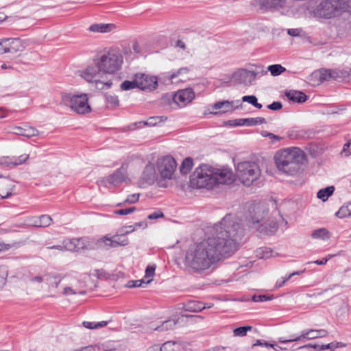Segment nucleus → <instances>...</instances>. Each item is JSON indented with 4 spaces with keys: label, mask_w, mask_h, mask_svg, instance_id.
<instances>
[{
    "label": "nucleus",
    "mask_w": 351,
    "mask_h": 351,
    "mask_svg": "<svg viewBox=\"0 0 351 351\" xmlns=\"http://www.w3.org/2000/svg\"><path fill=\"white\" fill-rule=\"evenodd\" d=\"M215 237L191 247L185 254V265L196 273L209 269L222 258L234 253L245 237V230L237 219L226 215L216 225Z\"/></svg>",
    "instance_id": "f257e3e1"
},
{
    "label": "nucleus",
    "mask_w": 351,
    "mask_h": 351,
    "mask_svg": "<svg viewBox=\"0 0 351 351\" xmlns=\"http://www.w3.org/2000/svg\"><path fill=\"white\" fill-rule=\"evenodd\" d=\"M305 155L298 147H288L278 151L274 160L278 169L282 173L294 176L300 169Z\"/></svg>",
    "instance_id": "f03ea898"
},
{
    "label": "nucleus",
    "mask_w": 351,
    "mask_h": 351,
    "mask_svg": "<svg viewBox=\"0 0 351 351\" xmlns=\"http://www.w3.org/2000/svg\"><path fill=\"white\" fill-rule=\"evenodd\" d=\"M94 62L101 73L114 74L121 69L123 56L120 51L110 49L98 56L94 59Z\"/></svg>",
    "instance_id": "7ed1b4c3"
},
{
    "label": "nucleus",
    "mask_w": 351,
    "mask_h": 351,
    "mask_svg": "<svg viewBox=\"0 0 351 351\" xmlns=\"http://www.w3.org/2000/svg\"><path fill=\"white\" fill-rule=\"evenodd\" d=\"M351 8V0H324L314 10L315 15L319 18L331 19L336 14Z\"/></svg>",
    "instance_id": "20e7f679"
},
{
    "label": "nucleus",
    "mask_w": 351,
    "mask_h": 351,
    "mask_svg": "<svg viewBox=\"0 0 351 351\" xmlns=\"http://www.w3.org/2000/svg\"><path fill=\"white\" fill-rule=\"evenodd\" d=\"M251 219L255 226V228L260 233L265 234H274L278 230V223L274 220H269L268 222L261 223L264 217L268 214V209L262 206H254L250 210Z\"/></svg>",
    "instance_id": "39448f33"
},
{
    "label": "nucleus",
    "mask_w": 351,
    "mask_h": 351,
    "mask_svg": "<svg viewBox=\"0 0 351 351\" xmlns=\"http://www.w3.org/2000/svg\"><path fill=\"white\" fill-rule=\"evenodd\" d=\"M237 174L241 182L249 186L260 177L261 170L256 162L245 161L238 164Z\"/></svg>",
    "instance_id": "423d86ee"
},
{
    "label": "nucleus",
    "mask_w": 351,
    "mask_h": 351,
    "mask_svg": "<svg viewBox=\"0 0 351 351\" xmlns=\"http://www.w3.org/2000/svg\"><path fill=\"white\" fill-rule=\"evenodd\" d=\"M213 173L206 165H199L190 176V184L196 189H212L213 186Z\"/></svg>",
    "instance_id": "0eeeda50"
},
{
    "label": "nucleus",
    "mask_w": 351,
    "mask_h": 351,
    "mask_svg": "<svg viewBox=\"0 0 351 351\" xmlns=\"http://www.w3.org/2000/svg\"><path fill=\"white\" fill-rule=\"evenodd\" d=\"M62 101L65 106L70 107L78 114H86L91 110L90 106L88 104L86 94L73 95L67 93L62 96Z\"/></svg>",
    "instance_id": "6e6552de"
},
{
    "label": "nucleus",
    "mask_w": 351,
    "mask_h": 351,
    "mask_svg": "<svg viewBox=\"0 0 351 351\" xmlns=\"http://www.w3.org/2000/svg\"><path fill=\"white\" fill-rule=\"evenodd\" d=\"M156 167L162 179L171 180L176 169L177 163L171 156H165L158 159Z\"/></svg>",
    "instance_id": "1a4fd4ad"
},
{
    "label": "nucleus",
    "mask_w": 351,
    "mask_h": 351,
    "mask_svg": "<svg viewBox=\"0 0 351 351\" xmlns=\"http://www.w3.org/2000/svg\"><path fill=\"white\" fill-rule=\"evenodd\" d=\"M129 243L128 239L123 230L111 237H103L99 239L95 245L98 247L108 249L109 247H117L119 246H125Z\"/></svg>",
    "instance_id": "9d476101"
},
{
    "label": "nucleus",
    "mask_w": 351,
    "mask_h": 351,
    "mask_svg": "<svg viewBox=\"0 0 351 351\" xmlns=\"http://www.w3.org/2000/svg\"><path fill=\"white\" fill-rule=\"evenodd\" d=\"M259 72L239 69L232 74V80L240 84L250 86L256 80Z\"/></svg>",
    "instance_id": "9b49d317"
},
{
    "label": "nucleus",
    "mask_w": 351,
    "mask_h": 351,
    "mask_svg": "<svg viewBox=\"0 0 351 351\" xmlns=\"http://www.w3.org/2000/svg\"><path fill=\"white\" fill-rule=\"evenodd\" d=\"M135 79L138 82V88L142 90H153L158 86V79L156 76L138 73L135 75Z\"/></svg>",
    "instance_id": "f8f14e48"
},
{
    "label": "nucleus",
    "mask_w": 351,
    "mask_h": 351,
    "mask_svg": "<svg viewBox=\"0 0 351 351\" xmlns=\"http://www.w3.org/2000/svg\"><path fill=\"white\" fill-rule=\"evenodd\" d=\"M127 179V168L122 165L113 173L104 178L103 182L107 185H112L114 186L122 184Z\"/></svg>",
    "instance_id": "ddd939ff"
},
{
    "label": "nucleus",
    "mask_w": 351,
    "mask_h": 351,
    "mask_svg": "<svg viewBox=\"0 0 351 351\" xmlns=\"http://www.w3.org/2000/svg\"><path fill=\"white\" fill-rule=\"evenodd\" d=\"M67 245L69 251L75 252L93 247V242L87 237L68 239Z\"/></svg>",
    "instance_id": "4468645a"
},
{
    "label": "nucleus",
    "mask_w": 351,
    "mask_h": 351,
    "mask_svg": "<svg viewBox=\"0 0 351 351\" xmlns=\"http://www.w3.org/2000/svg\"><path fill=\"white\" fill-rule=\"evenodd\" d=\"M195 97V93L191 88L178 90L173 96V101L180 107H184Z\"/></svg>",
    "instance_id": "2eb2a0df"
},
{
    "label": "nucleus",
    "mask_w": 351,
    "mask_h": 351,
    "mask_svg": "<svg viewBox=\"0 0 351 351\" xmlns=\"http://www.w3.org/2000/svg\"><path fill=\"white\" fill-rule=\"evenodd\" d=\"M213 186L218 184H230L233 182L232 172L230 170L222 169L213 173Z\"/></svg>",
    "instance_id": "dca6fc26"
},
{
    "label": "nucleus",
    "mask_w": 351,
    "mask_h": 351,
    "mask_svg": "<svg viewBox=\"0 0 351 351\" xmlns=\"http://www.w3.org/2000/svg\"><path fill=\"white\" fill-rule=\"evenodd\" d=\"M328 334V331L324 329H306L303 330L301 332V335L298 336V338L295 339H298L300 341L311 340L319 337H326Z\"/></svg>",
    "instance_id": "f3484780"
},
{
    "label": "nucleus",
    "mask_w": 351,
    "mask_h": 351,
    "mask_svg": "<svg viewBox=\"0 0 351 351\" xmlns=\"http://www.w3.org/2000/svg\"><path fill=\"white\" fill-rule=\"evenodd\" d=\"M29 158L27 154H22L16 156H3L0 158V165H5L8 167H16L23 164Z\"/></svg>",
    "instance_id": "a211bd4d"
},
{
    "label": "nucleus",
    "mask_w": 351,
    "mask_h": 351,
    "mask_svg": "<svg viewBox=\"0 0 351 351\" xmlns=\"http://www.w3.org/2000/svg\"><path fill=\"white\" fill-rule=\"evenodd\" d=\"M261 8L270 11H276L283 8L286 0H258Z\"/></svg>",
    "instance_id": "6ab92c4d"
},
{
    "label": "nucleus",
    "mask_w": 351,
    "mask_h": 351,
    "mask_svg": "<svg viewBox=\"0 0 351 351\" xmlns=\"http://www.w3.org/2000/svg\"><path fill=\"white\" fill-rule=\"evenodd\" d=\"M101 70L95 64V66L90 65L87 66L84 70L81 71L80 76L88 82H93L97 80Z\"/></svg>",
    "instance_id": "aec40b11"
},
{
    "label": "nucleus",
    "mask_w": 351,
    "mask_h": 351,
    "mask_svg": "<svg viewBox=\"0 0 351 351\" xmlns=\"http://www.w3.org/2000/svg\"><path fill=\"white\" fill-rule=\"evenodd\" d=\"M4 47L7 53H14L21 51L22 47L21 40L19 38H4Z\"/></svg>",
    "instance_id": "412c9836"
},
{
    "label": "nucleus",
    "mask_w": 351,
    "mask_h": 351,
    "mask_svg": "<svg viewBox=\"0 0 351 351\" xmlns=\"http://www.w3.org/2000/svg\"><path fill=\"white\" fill-rule=\"evenodd\" d=\"M156 178V169L154 165L152 163L147 164L142 173V180L148 184H152L154 182Z\"/></svg>",
    "instance_id": "4be33fe9"
},
{
    "label": "nucleus",
    "mask_w": 351,
    "mask_h": 351,
    "mask_svg": "<svg viewBox=\"0 0 351 351\" xmlns=\"http://www.w3.org/2000/svg\"><path fill=\"white\" fill-rule=\"evenodd\" d=\"M167 118L164 119V117H151L147 121H142L134 123L130 128H142L145 126H155L158 123L162 122Z\"/></svg>",
    "instance_id": "5701e85b"
},
{
    "label": "nucleus",
    "mask_w": 351,
    "mask_h": 351,
    "mask_svg": "<svg viewBox=\"0 0 351 351\" xmlns=\"http://www.w3.org/2000/svg\"><path fill=\"white\" fill-rule=\"evenodd\" d=\"M13 133L17 135L23 136L27 138L36 136L39 134L38 130L33 127L25 125L24 127H15Z\"/></svg>",
    "instance_id": "b1692460"
},
{
    "label": "nucleus",
    "mask_w": 351,
    "mask_h": 351,
    "mask_svg": "<svg viewBox=\"0 0 351 351\" xmlns=\"http://www.w3.org/2000/svg\"><path fill=\"white\" fill-rule=\"evenodd\" d=\"M213 110H219V113H226L228 112H232L234 110L233 108V101H230L228 100L219 101L215 103L212 106ZM215 114H218V112H214Z\"/></svg>",
    "instance_id": "393cba45"
},
{
    "label": "nucleus",
    "mask_w": 351,
    "mask_h": 351,
    "mask_svg": "<svg viewBox=\"0 0 351 351\" xmlns=\"http://www.w3.org/2000/svg\"><path fill=\"white\" fill-rule=\"evenodd\" d=\"M285 95L289 100L299 104L305 102L308 98L304 93L295 90L287 91Z\"/></svg>",
    "instance_id": "a878e982"
},
{
    "label": "nucleus",
    "mask_w": 351,
    "mask_h": 351,
    "mask_svg": "<svg viewBox=\"0 0 351 351\" xmlns=\"http://www.w3.org/2000/svg\"><path fill=\"white\" fill-rule=\"evenodd\" d=\"M210 307V306H208V308ZM206 308L204 303L195 300H189L183 305L184 311L189 312H199Z\"/></svg>",
    "instance_id": "bb28decb"
},
{
    "label": "nucleus",
    "mask_w": 351,
    "mask_h": 351,
    "mask_svg": "<svg viewBox=\"0 0 351 351\" xmlns=\"http://www.w3.org/2000/svg\"><path fill=\"white\" fill-rule=\"evenodd\" d=\"M226 125L231 127L243 125L254 126V118L236 119L233 120H229L226 122Z\"/></svg>",
    "instance_id": "cd10ccee"
},
{
    "label": "nucleus",
    "mask_w": 351,
    "mask_h": 351,
    "mask_svg": "<svg viewBox=\"0 0 351 351\" xmlns=\"http://www.w3.org/2000/svg\"><path fill=\"white\" fill-rule=\"evenodd\" d=\"M180 319V317L174 316L171 319L163 322L162 324L158 326L156 329L160 331L171 330L178 323Z\"/></svg>",
    "instance_id": "c85d7f7f"
},
{
    "label": "nucleus",
    "mask_w": 351,
    "mask_h": 351,
    "mask_svg": "<svg viewBox=\"0 0 351 351\" xmlns=\"http://www.w3.org/2000/svg\"><path fill=\"white\" fill-rule=\"evenodd\" d=\"M45 280L47 281L51 286L58 288L61 282L63 277L60 274L56 273H50L45 275Z\"/></svg>",
    "instance_id": "c756f323"
},
{
    "label": "nucleus",
    "mask_w": 351,
    "mask_h": 351,
    "mask_svg": "<svg viewBox=\"0 0 351 351\" xmlns=\"http://www.w3.org/2000/svg\"><path fill=\"white\" fill-rule=\"evenodd\" d=\"M334 191L335 187L333 186H327L320 189L317 192V197L322 199L323 202H325L333 194Z\"/></svg>",
    "instance_id": "7c9ffc66"
},
{
    "label": "nucleus",
    "mask_w": 351,
    "mask_h": 351,
    "mask_svg": "<svg viewBox=\"0 0 351 351\" xmlns=\"http://www.w3.org/2000/svg\"><path fill=\"white\" fill-rule=\"evenodd\" d=\"M88 29L93 32H108L112 29L111 24L95 23L90 26Z\"/></svg>",
    "instance_id": "2f4dec72"
},
{
    "label": "nucleus",
    "mask_w": 351,
    "mask_h": 351,
    "mask_svg": "<svg viewBox=\"0 0 351 351\" xmlns=\"http://www.w3.org/2000/svg\"><path fill=\"white\" fill-rule=\"evenodd\" d=\"M311 237L313 239L326 240L330 237V234L326 228H322L315 230L312 232Z\"/></svg>",
    "instance_id": "473e14b6"
},
{
    "label": "nucleus",
    "mask_w": 351,
    "mask_h": 351,
    "mask_svg": "<svg viewBox=\"0 0 351 351\" xmlns=\"http://www.w3.org/2000/svg\"><path fill=\"white\" fill-rule=\"evenodd\" d=\"M193 166V159L190 157H187L182 161L180 167V171L182 174L186 175Z\"/></svg>",
    "instance_id": "72a5a7b5"
},
{
    "label": "nucleus",
    "mask_w": 351,
    "mask_h": 351,
    "mask_svg": "<svg viewBox=\"0 0 351 351\" xmlns=\"http://www.w3.org/2000/svg\"><path fill=\"white\" fill-rule=\"evenodd\" d=\"M159 348L161 351H180L181 346L175 341H167L162 346H159Z\"/></svg>",
    "instance_id": "f704fd0d"
},
{
    "label": "nucleus",
    "mask_w": 351,
    "mask_h": 351,
    "mask_svg": "<svg viewBox=\"0 0 351 351\" xmlns=\"http://www.w3.org/2000/svg\"><path fill=\"white\" fill-rule=\"evenodd\" d=\"M120 88L122 90H132L134 88H138V82H136V80L135 79V75H134L132 81H129V80L123 81L120 85Z\"/></svg>",
    "instance_id": "c9c22d12"
},
{
    "label": "nucleus",
    "mask_w": 351,
    "mask_h": 351,
    "mask_svg": "<svg viewBox=\"0 0 351 351\" xmlns=\"http://www.w3.org/2000/svg\"><path fill=\"white\" fill-rule=\"evenodd\" d=\"M267 71H270L273 76H278L286 71V69L280 64H271L267 67Z\"/></svg>",
    "instance_id": "e433bc0d"
},
{
    "label": "nucleus",
    "mask_w": 351,
    "mask_h": 351,
    "mask_svg": "<svg viewBox=\"0 0 351 351\" xmlns=\"http://www.w3.org/2000/svg\"><path fill=\"white\" fill-rule=\"evenodd\" d=\"M243 102H247L258 109L262 108L261 104L258 102V99L255 95H245L242 97Z\"/></svg>",
    "instance_id": "4c0bfd02"
},
{
    "label": "nucleus",
    "mask_w": 351,
    "mask_h": 351,
    "mask_svg": "<svg viewBox=\"0 0 351 351\" xmlns=\"http://www.w3.org/2000/svg\"><path fill=\"white\" fill-rule=\"evenodd\" d=\"M335 215L339 218H345L347 217H351V212L350 211V204L346 206H342Z\"/></svg>",
    "instance_id": "58836bf2"
},
{
    "label": "nucleus",
    "mask_w": 351,
    "mask_h": 351,
    "mask_svg": "<svg viewBox=\"0 0 351 351\" xmlns=\"http://www.w3.org/2000/svg\"><path fill=\"white\" fill-rule=\"evenodd\" d=\"M252 327L251 326H245L236 328L234 331V335L236 337H243L245 336L247 331H250Z\"/></svg>",
    "instance_id": "ea45409f"
},
{
    "label": "nucleus",
    "mask_w": 351,
    "mask_h": 351,
    "mask_svg": "<svg viewBox=\"0 0 351 351\" xmlns=\"http://www.w3.org/2000/svg\"><path fill=\"white\" fill-rule=\"evenodd\" d=\"M40 227H48L52 222V218L48 215H42L39 217Z\"/></svg>",
    "instance_id": "a19ab883"
},
{
    "label": "nucleus",
    "mask_w": 351,
    "mask_h": 351,
    "mask_svg": "<svg viewBox=\"0 0 351 351\" xmlns=\"http://www.w3.org/2000/svg\"><path fill=\"white\" fill-rule=\"evenodd\" d=\"M151 282V280H148L146 282L144 280H130L128 282V287L129 288H135V287H142L143 285H147Z\"/></svg>",
    "instance_id": "79ce46f5"
},
{
    "label": "nucleus",
    "mask_w": 351,
    "mask_h": 351,
    "mask_svg": "<svg viewBox=\"0 0 351 351\" xmlns=\"http://www.w3.org/2000/svg\"><path fill=\"white\" fill-rule=\"evenodd\" d=\"M93 82L95 83V88L99 90L110 88L112 85V82L111 81H108L106 82H104L99 80V79L96 80Z\"/></svg>",
    "instance_id": "37998d69"
},
{
    "label": "nucleus",
    "mask_w": 351,
    "mask_h": 351,
    "mask_svg": "<svg viewBox=\"0 0 351 351\" xmlns=\"http://www.w3.org/2000/svg\"><path fill=\"white\" fill-rule=\"evenodd\" d=\"M257 256L261 258H268L271 256V251L267 247H261L257 250Z\"/></svg>",
    "instance_id": "c03bdc74"
},
{
    "label": "nucleus",
    "mask_w": 351,
    "mask_h": 351,
    "mask_svg": "<svg viewBox=\"0 0 351 351\" xmlns=\"http://www.w3.org/2000/svg\"><path fill=\"white\" fill-rule=\"evenodd\" d=\"M274 298L273 295H254L252 296V300L254 302H263L271 300Z\"/></svg>",
    "instance_id": "a18cd8bd"
},
{
    "label": "nucleus",
    "mask_w": 351,
    "mask_h": 351,
    "mask_svg": "<svg viewBox=\"0 0 351 351\" xmlns=\"http://www.w3.org/2000/svg\"><path fill=\"white\" fill-rule=\"evenodd\" d=\"M106 100L112 107L117 106L119 103V98L117 95L106 94Z\"/></svg>",
    "instance_id": "49530a36"
},
{
    "label": "nucleus",
    "mask_w": 351,
    "mask_h": 351,
    "mask_svg": "<svg viewBox=\"0 0 351 351\" xmlns=\"http://www.w3.org/2000/svg\"><path fill=\"white\" fill-rule=\"evenodd\" d=\"M287 135L289 138L292 139L300 138L302 136L300 131L298 130L296 128H293L287 131Z\"/></svg>",
    "instance_id": "de8ad7c7"
},
{
    "label": "nucleus",
    "mask_w": 351,
    "mask_h": 351,
    "mask_svg": "<svg viewBox=\"0 0 351 351\" xmlns=\"http://www.w3.org/2000/svg\"><path fill=\"white\" fill-rule=\"evenodd\" d=\"M261 135L263 137H269L271 139V141L272 143H275L276 141H280V140L283 139V137L276 135V134L269 132L267 131H262Z\"/></svg>",
    "instance_id": "09e8293b"
},
{
    "label": "nucleus",
    "mask_w": 351,
    "mask_h": 351,
    "mask_svg": "<svg viewBox=\"0 0 351 351\" xmlns=\"http://www.w3.org/2000/svg\"><path fill=\"white\" fill-rule=\"evenodd\" d=\"M134 210H136V208L133 206V207H130V208H127L115 210L114 211V213L115 215H126L132 213Z\"/></svg>",
    "instance_id": "8fccbe9b"
},
{
    "label": "nucleus",
    "mask_w": 351,
    "mask_h": 351,
    "mask_svg": "<svg viewBox=\"0 0 351 351\" xmlns=\"http://www.w3.org/2000/svg\"><path fill=\"white\" fill-rule=\"evenodd\" d=\"M67 241L68 239H66L64 241H62V244L48 247V249L58 250L60 251L69 250V247H67Z\"/></svg>",
    "instance_id": "3c124183"
},
{
    "label": "nucleus",
    "mask_w": 351,
    "mask_h": 351,
    "mask_svg": "<svg viewBox=\"0 0 351 351\" xmlns=\"http://www.w3.org/2000/svg\"><path fill=\"white\" fill-rule=\"evenodd\" d=\"M346 346V344L342 342H331L328 344L324 345L325 350L327 349H334V348H343Z\"/></svg>",
    "instance_id": "603ef678"
},
{
    "label": "nucleus",
    "mask_w": 351,
    "mask_h": 351,
    "mask_svg": "<svg viewBox=\"0 0 351 351\" xmlns=\"http://www.w3.org/2000/svg\"><path fill=\"white\" fill-rule=\"evenodd\" d=\"M333 257V255L332 254H328V256L326 258H324L321 260H317V261H309V262H307L306 264H311V263H314V264H316V265H326L327 263V262L332 258Z\"/></svg>",
    "instance_id": "864d4df0"
},
{
    "label": "nucleus",
    "mask_w": 351,
    "mask_h": 351,
    "mask_svg": "<svg viewBox=\"0 0 351 351\" xmlns=\"http://www.w3.org/2000/svg\"><path fill=\"white\" fill-rule=\"evenodd\" d=\"M140 194L139 193H133L129 195L127 199L125 200V203L129 204H134L138 201Z\"/></svg>",
    "instance_id": "5fc2aeb1"
},
{
    "label": "nucleus",
    "mask_w": 351,
    "mask_h": 351,
    "mask_svg": "<svg viewBox=\"0 0 351 351\" xmlns=\"http://www.w3.org/2000/svg\"><path fill=\"white\" fill-rule=\"evenodd\" d=\"M156 266L155 265H148L145 269V278L153 277L155 274Z\"/></svg>",
    "instance_id": "6e6d98bb"
},
{
    "label": "nucleus",
    "mask_w": 351,
    "mask_h": 351,
    "mask_svg": "<svg viewBox=\"0 0 351 351\" xmlns=\"http://www.w3.org/2000/svg\"><path fill=\"white\" fill-rule=\"evenodd\" d=\"M267 108L271 110H279L282 109V104L280 101H274L269 104Z\"/></svg>",
    "instance_id": "4d7b16f0"
},
{
    "label": "nucleus",
    "mask_w": 351,
    "mask_h": 351,
    "mask_svg": "<svg viewBox=\"0 0 351 351\" xmlns=\"http://www.w3.org/2000/svg\"><path fill=\"white\" fill-rule=\"evenodd\" d=\"M296 338H298V336H296L295 335H291L290 339H285L284 337H279L278 339V341L280 343H289V342H293V341H299L300 340L295 339Z\"/></svg>",
    "instance_id": "13d9d810"
},
{
    "label": "nucleus",
    "mask_w": 351,
    "mask_h": 351,
    "mask_svg": "<svg viewBox=\"0 0 351 351\" xmlns=\"http://www.w3.org/2000/svg\"><path fill=\"white\" fill-rule=\"evenodd\" d=\"M313 348L315 350H318V351L325 350L324 345H319L317 343H315V344L309 343L308 345L300 347V348Z\"/></svg>",
    "instance_id": "bf43d9fd"
},
{
    "label": "nucleus",
    "mask_w": 351,
    "mask_h": 351,
    "mask_svg": "<svg viewBox=\"0 0 351 351\" xmlns=\"http://www.w3.org/2000/svg\"><path fill=\"white\" fill-rule=\"evenodd\" d=\"M164 217V214L160 211V210H158V211H155L152 213H151L150 215H149L147 216V219H150V220H153V219H157L160 217Z\"/></svg>",
    "instance_id": "052dcab7"
},
{
    "label": "nucleus",
    "mask_w": 351,
    "mask_h": 351,
    "mask_svg": "<svg viewBox=\"0 0 351 351\" xmlns=\"http://www.w3.org/2000/svg\"><path fill=\"white\" fill-rule=\"evenodd\" d=\"M39 217H32L28 219V223L34 227H40Z\"/></svg>",
    "instance_id": "680f3d73"
},
{
    "label": "nucleus",
    "mask_w": 351,
    "mask_h": 351,
    "mask_svg": "<svg viewBox=\"0 0 351 351\" xmlns=\"http://www.w3.org/2000/svg\"><path fill=\"white\" fill-rule=\"evenodd\" d=\"M82 325L85 328H88V329H95V328H97L96 322L84 321V322H83Z\"/></svg>",
    "instance_id": "e2e57ef3"
},
{
    "label": "nucleus",
    "mask_w": 351,
    "mask_h": 351,
    "mask_svg": "<svg viewBox=\"0 0 351 351\" xmlns=\"http://www.w3.org/2000/svg\"><path fill=\"white\" fill-rule=\"evenodd\" d=\"M301 32V29H289L288 31H287V33L289 35L291 36H298L300 35Z\"/></svg>",
    "instance_id": "0e129e2a"
},
{
    "label": "nucleus",
    "mask_w": 351,
    "mask_h": 351,
    "mask_svg": "<svg viewBox=\"0 0 351 351\" xmlns=\"http://www.w3.org/2000/svg\"><path fill=\"white\" fill-rule=\"evenodd\" d=\"M63 294L65 295H75L76 292L70 287H66L64 289Z\"/></svg>",
    "instance_id": "69168bd1"
},
{
    "label": "nucleus",
    "mask_w": 351,
    "mask_h": 351,
    "mask_svg": "<svg viewBox=\"0 0 351 351\" xmlns=\"http://www.w3.org/2000/svg\"><path fill=\"white\" fill-rule=\"evenodd\" d=\"M266 120L263 117H256L254 118V125H261L265 123Z\"/></svg>",
    "instance_id": "338daca9"
},
{
    "label": "nucleus",
    "mask_w": 351,
    "mask_h": 351,
    "mask_svg": "<svg viewBox=\"0 0 351 351\" xmlns=\"http://www.w3.org/2000/svg\"><path fill=\"white\" fill-rule=\"evenodd\" d=\"M343 151L351 154V142H348L343 145Z\"/></svg>",
    "instance_id": "774afa93"
}]
</instances>
